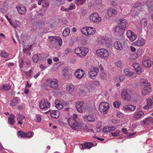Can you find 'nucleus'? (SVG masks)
I'll return each mask as SVG.
<instances>
[{"mask_svg":"<svg viewBox=\"0 0 153 153\" xmlns=\"http://www.w3.org/2000/svg\"><path fill=\"white\" fill-rule=\"evenodd\" d=\"M111 134L112 136H117L120 135L119 132L112 133Z\"/></svg>","mask_w":153,"mask_h":153,"instance_id":"57","label":"nucleus"},{"mask_svg":"<svg viewBox=\"0 0 153 153\" xmlns=\"http://www.w3.org/2000/svg\"><path fill=\"white\" fill-rule=\"evenodd\" d=\"M115 65L117 68H120L123 65V64L120 61H119L116 62L115 63Z\"/></svg>","mask_w":153,"mask_h":153,"instance_id":"45","label":"nucleus"},{"mask_svg":"<svg viewBox=\"0 0 153 153\" xmlns=\"http://www.w3.org/2000/svg\"><path fill=\"white\" fill-rule=\"evenodd\" d=\"M126 35L127 37L131 41L135 40L137 37V35L132 32L131 30L127 31Z\"/></svg>","mask_w":153,"mask_h":153,"instance_id":"15","label":"nucleus"},{"mask_svg":"<svg viewBox=\"0 0 153 153\" xmlns=\"http://www.w3.org/2000/svg\"><path fill=\"white\" fill-rule=\"evenodd\" d=\"M143 112L141 111H139L134 114L133 118L134 120H136L140 118L144 114Z\"/></svg>","mask_w":153,"mask_h":153,"instance_id":"27","label":"nucleus"},{"mask_svg":"<svg viewBox=\"0 0 153 153\" xmlns=\"http://www.w3.org/2000/svg\"><path fill=\"white\" fill-rule=\"evenodd\" d=\"M145 39L142 38H139L135 42L134 44L138 46H141L143 45L145 43Z\"/></svg>","mask_w":153,"mask_h":153,"instance_id":"22","label":"nucleus"},{"mask_svg":"<svg viewBox=\"0 0 153 153\" xmlns=\"http://www.w3.org/2000/svg\"><path fill=\"white\" fill-rule=\"evenodd\" d=\"M99 71V69L97 67H94L93 70L88 73V76L91 78L94 79Z\"/></svg>","mask_w":153,"mask_h":153,"instance_id":"11","label":"nucleus"},{"mask_svg":"<svg viewBox=\"0 0 153 153\" xmlns=\"http://www.w3.org/2000/svg\"><path fill=\"white\" fill-rule=\"evenodd\" d=\"M69 71V68L68 67H65L62 70V71L63 73V76L65 77L66 76H67V74L66 73L68 71Z\"/></svg>","mask_w":153,"mask_h":153,"instance_id":"44","label":"nucleus"},{"mask_svg":"<svg viewBox=\"0 0 153 153\" xmlns=\"http://www.w3.org/2000/svg\"><path fill=\"white\" fill-rule=\"evenodd\" d=\"M101 77L103 79H105L106 78V75L105 73H102L101 74Z\"/></svg>","mask_w":153,"mask_h":153,"instance_id":"55","label":"nucleus"},{"mask_svg":"<svg viewBox=\"0 0 153 153\" xmlns=\"http://www.w3.org/2000/svg\"><path fill=\"white\" fill-rule=\"evenodd\" d=\"M17 135L19 137L26 138V133L22 131H19L17 134Z\"/></svg>","mask_w":153,"mask_h":153,"instance_id":"38","label":"nucleus"},{"mask_svg":"<svg viewBox=\"0 0 153 153\" xmlns=\"http://www.w3.org/2000/svg\"><path fill=\"white\" fill-rule=\"evenodd\" d=\"M123 108L124 110L126 111H133L136 109V107L135 106L132 105H126L124 106Z\"/></svg>","mask_w":153,"mask_h":153,"instance_id":"24","label":"nucleus"},{"mask_svg":"<svg viewBox=\"0 0 153 153\" xmlns=\"http://www.w3.org/2000/svg\"><path fill=\"white\" fill-rule=\"evenodd\" d=\"M151 91L152 89L150 88L145 87L142 90V93L143 95H145L151 92Z\"/></svg>","mask_w":153,"mask_h":153,"instance_id":"32","label":"nucleus"},{"mask_svg":"<svg viewBox=\"0 0 153 153\" xmlns=\"http://www.w3.org/2000/svg\"><path fill=\"white\" fill-rule=\"evenodd\" d=\"M147 105L151 107L152 104V102L151 99H149L147 100Z\"/></svg>","mask_w":153,"mask_h":153,"instance_id":"50","label":"nucleus"},{"mask_svg":"<svg viewBox=\"0 0 153 153\" xmlns=\"http://www.w3.org/2000/svg\"><path fill=\"white\" fill-rule=\"evenodd\" d=\"M145 123H153V118L151 117H149L146 119L144 120Z\"/></svg>","mask_w":153,"mask_h":153,"instance_id":"41","label":"nucleus"},{"mask_svg":"<svg viewBox=\"0 0 153 153\" xmlns=\"http://www.w3.org/2000/svg\"><path fill=\"white\" fill-rule=\"evenodd\" d=\"M96 53L99 57L102 59H105L108 55V51L104 48L98 49L96 51Z\"/></svg>","mask_w":153,"mask_h":153,"instance_id":"7","label":"nucleus"},{"mask_svg":"<svg viewBox=\"0 0 153 153\" xmlns=\"http://www.w3.org/2000/svg\"><path fill=\"white\" fill-rule=\"evenodd\" d=\"M32 70H30L26 72H25V74L26 75H27L28 76H30V74L32 73Z\"/></svg>","mask_w":153,"mask_h":153,"instance_id":"58","label":"nucleus"},{"mask_svg":"<svg viewBox=\"0 0 153 153\" xmlns=\"http://www.w3.org/2000/svg\"><path fill=\"white\" fill-rule=\"evenodd\" d=\"M90 20L92 22L96 23H99L101 22V18L99 14L96 12L91 13L89 17Z\"/></svg>","mask_w":153,"mask_h":153,"instance_id":"6","label":"nucleus"},{"mask_svg":"<svg viewBox=\"0 0 153 153\" xmlns=\"http://www.w3.org/2000/svg\"><path fill=\"white\" fill-rule=\"evenodd\" d=\"M88 52V49L86 47H77L75 49V53L80 57H85Z\"/></svg>","mask_w":153,"mask_h":153,"instance_id":"2","label":"nucleus"},{"mask_svg":"<svg viewBox=\"0 0 153 153\" xmlns=\"http://www.w3.org/2000/svg\"><path fill=\"white\" fill-rule=\"evenodd\" d=\"M119 22V24L120 25V27H122L123 30L125 29L126 28V27L128 23V22L125 19H120L118 21Z\"/></svg>","mask_w":153,"mask_h":153,"instance_id":"19","label":"nucleus"},{"mask_svg":"<svg viewBox=\"0 0 153 153\" xmlns=\"http://www.w3.org/2000/svg\"><path fill=\"white\" fill-rule=\"evenodd\" d=\"M25 118V117L23 115H19L17 118L18 124L19 125L22 124L23 122H22V121Z\"/></svg>","mask_w":153,"mask_h":153,"instance_id":"36","label":"nucleus"},{"mask_svg":"<svg viewBox=\"0 0 153 153\" xmlns=\"http://www.w3.org/2000/svg\"><path fill=\"white\" fill-rule=\"evenodd\" d=\"M85 1L86 0H77L76 1L78 4L82 5L84 4Z\"/></svg>","mask_w":153,"mask_h":153,"instance_id":"53","label":"nucleus"},{"mask_svg":"<svg viewBox=\"0 0 153 153\" xmlns=\"http://www.w3.org/2000/svg\"><path fill=\"white\" fill-rule=\"evenodd\" d=\"M132 65L137 74H140L142 73V71L140 64L137 63H134Z\"/></svg>","mask_w":153,"mask_h":153,"instance_id":"18","label":"nucleus"},{"mask_svg":"<svg viewBox=\"0 0 153 153\" xmlns=\"http://www.w3.org/2000/svg\"><path fill=\"white\" fill-rule=\"evenodd\" d=\"M34 134L33 132H28L26 133V138H30L33 136Z\"/></svg>","mask_w":153,"mask_h":153,"instance_id":"46","label":"nucleus"},{"mask_svg":"<svg viewBox=\"0 0 153 153\" xmlns=\"http://www.w3.org/2000/svg\"><path fill=\"white\" fill-rule=\"evenodd\" d=\"M114 47L117 50H122L123 49V46L121 43L119 41H117L114 44Z\"/></svg>","mask_w":153,"mask_h":153,"instance_id":"26","label":"nucleus"},{"mask_svg":"<svg viewBox=\"0 0 153 153\" xmlns=\"http://www.w3.org/2000/svg\"><path fill=\"white\" fill-rule=\"evenodd\" d=\"M130 49L131 51L133 52H134L136 51V49L133 46H131L130 47Z\"/></svg>","mask_w":153,"mask_h":153,"instance_id":"59","label":"nucleus"},{"mask_svg":"<svg viewBox=\"0 0 153 153\" xmlns=\"http://www.w3.org/2000/svg\"><path fill=\"white\" fill-rule=\"evenodd\" d=\"M78 116L76 114H73L72 117L69 118L68 122L70 127L74 130L81 131L82 124L78 120Z\"/></svg>","mask_w":153,"mask_h":153,"instance_id":"1","label":"nucleus"},{"mask_svg":"<svg viewBox=\"0 0 153 153\" xmlns=\"http://www.w3.org/2000/svg\"><path fill=\"white\" fill-rule=\"evenodd\" d=\"M36 121L38 122H40L42 119V117L40 114H37L36 116Z\"/></svg>","mask_w":153,"mask_h":153,"instance_id":"51","label":"nucleus"},{"mask_svg":"<svg viewBox=\"0 0 153 153\" xmlns=\"http://www.w3.org/2000/svg\"><path fill=\"white\" fill-rule=\"evenodd\" d=\"M18 98L17 97H15L10 101V105L12 107L16 106L18 103Z\"/></svg>","mask_w":153,"mask_h":153,"instance_id":"30","label":"nucleus"},{"mask_svg":"<svg viewBox=\"0 0 153 153\" xmlns=\"http://www.w3.org/2000/svg\"><path fill=\"white\" fill-rule=\"evenodd\" d=\"M85 74V71L81 69L77 70L74 73L75 76L78 79H81L82 78Z\"/></svg>","mask_w":153,"mask_h":153,"instance_id":"12","label":"nucleus"},{"mask_svg":"<svg viewBox=\"0 0 153 153\" xmlns=\"http://www.w3.org/2000/svg\"><path fill=\"white\" fill-rule=\"evenodd\" d=\"M44 4L45 5V7H47L49 6V3L48 2H46L45 1H45L44 2Z\"/></svg>","mask_w":153,"mask_h":153,"instance_id":"63","label":"nucleus"},{"mask_svg":"<svg viewBox=\"0 0 153 153\" xmlns=\"http://www.w3.org/2000/svg\"><path fill=\"white\" fill-rule=\"evenodd\" d=\"M115 129V127L114 126L111 127L106 126L103 128V131L104 132H109Z\"/></svg>","mask_w":153,"mask_h":153,"instance_id":"33","label":"nucleus"},{"mask_svg":"<svg viewBox=\"0 0 153 153\" xmlns=\"http://www.w3.org/2000/svg\"><path fill=\"white\" fill-rule=\"evenodd\" d=\"M112 122L114 124L119 123L118 120L116 119H114L112 120Z\"/></svg>","mask_w":153,"mask_h":153,"instance_id":"64","label":"nucleus"},{"mask_svg":"<svg viewBox=\"0 0 153 153\" xmlns=\"http://www.w3.org/2000/svg\"><path fill=\"white\" fill-rule=\"evenodd\" d=\"M36 1L37 2L38 5H40L42 3V6H45V5L44 4V2L45 1V0H36Z\"/></svg>","mask_w":153,"mask_h":153,"instance_id":"48","label":"nucleus"},{"mask_svg":"<svg viewBox=\"0 0 153 153\" xmlns=\"http://www.w3.org/2000/svg\"><path fill=\"white\" fill-rule=\"evenodd\" d=\"M140 82L142 85L145 86H149L150 84L148 81L145 79H142L140 80Z\"/></svg>","mask_w":153,"mask_h":153,"instance_id":"34","label":"nucleus"},{"mask_svg":"<svg viewBox=\"0 0 153 153\" xmlns=\"http://www.w3.org/2000/svg\"><path fill=\"white\" fill-rule=\"evenodd\" d=\"M11 88L10 85L8 84L3 85L1 86V89L5 90H9Z\"/></svg>","mask_w":153,"mask_h":153,"instance_id":"40","label":"nucleus"},{"mask_svg":"<svg viewBox=\"0 0 153 153\" xmlns=\"http://www.w3.org/2000/svg\"><path fill=\"white\" fill-rule=\"evenodd\" d=\"M70 31V30L69 28L67 27L65 28L63 31V36L65 37L67 36L69 34Z\"/></svg>","mask_w":153,"mask_h":153,"instance_id":"37","label":"nucleus"},{"mask_svg":"<svg viewBox=\"0 0 153 153\" xmlns=\"http://www.w3.org/2000/svg\"><path fill=\"white\" fill-rule=\"evenodd\" d=\"M109 108V104L108 102H102L99 105V110L102 113L106 114L108 112Z\"/></svg>","mask_w":153,"mask_h":153,"instance_id":"3","label":"nucleus"},{"mask_svg":"<svg viewBox=\"0 0 153 153\" xmlns=\"http://www.w3.org/2000/svg\"><path fill=\"white\" fill-rule=\"evenodd\" d=\"M125 79V76L124 75H121L120 76L119 79L120 81H122Z\"/></svg>","mask_w":153,"mask_h":153,"instance_id":"56","label":"nucleus"},{"mask_svg":"<svg viewBox=\"0 0 153 153\" xmlns=\"http://www.w3.org/2000/svg\"><path fill=\"white\" fill-rule=\"evenodd\" d=\"M58 82V80L56 79H50L47 80L49 86L55 89H57L59 87Z\"/></svg>","mask_w":153,"mask_h":153,"instance_id":"9","label":"nucleus"},{"mask_svg":"<svg viewBox=\"0 0 153 153\" xmlns=\"http://www.w3.org/2000/svg\"><path fill=\"white\" fill-rule=\"evenodd\" d=\"M123 73L125 75L127 76L133 78L136 76L135 74L132 71L131 69L126 68L123 70Z\"/></svg>","mask_w":153,"mask_h":153,"instance_id":"14","label":"nucleus"},{"mask_svg":"<svg viewBox=\"0 0 153 153\" xmlns=\"http://www.w3.org/2000/svg\"><path fill=\"white\" fill-rule=\"evenodd\" d=\"M39 56L38 54H35L32 57L33 61L35 63H37L39 60Z\"/></svg>","mask_w":153,"mask_h":153,"instance_id":"42","label":"nucleus"},{"mask_svg":"<svg viewBox=\"0 0 153 153\" xmlns=\"http://www.w3.org/2000/svg\"><path fill=\"white\" fill-rule=\"evenodd\" d=\"M107 13L109 17H113L115 16L117 12L115 9L109 8L108 10Z\"/></svg>","mask_w":153,"mask_h":153,"instance_id":"17","label":"nucleus"},{"mask_svg":"<svg viewBox=\"0 0 153 153\" xmlns=\"http://www.w3.org/2000/svg\"><path fill=\"white\" fill-rule=\"evenodd\" d=\"M50 106L51 104L48 100L45 99L42 100L39 104L40 108L44 110H47Z\"/></svg>","mask_w":153,"mask_h":153,"instance_id":"8","label":"nucleus"},{"mask_svg":"<svg viewBox=\"0 0 153 153\" xmlns=\"http://www.w3.org/2000/svg\"><path fill=\"white\" fill-rule=\"evenodd\" d=\"M55 106L59 110L62 109L63 106L62 104V101L58 100H55Z\"/></svg>","mask_w":153,"mask_h":153,"instance_id":"28","label":"nucleus"},{"mask_svg":"<svg viewBox=\"0 0 153 153\" xmlns=\"http://www.w3.org/2000/svg\"><path fill=\"white\" fill-rule=\"evenodd\" d=\"M86 105L82 101H77L76 103V107L79 112L82 113V109L85 108Z\"/></svg>","mask_w":153,"mask_h":153,"instance_id":"10","label":"nucleus"},{"mask_svg":"<svg viewBox=\"0 0 153 153\" xmlns=\"http://www.w3.org/2000/svg\"><path fill=\"white\" fill-rule=\"evenodd\" d=\"M10 24L14 28H16L18 27H20L21 24L20 22L16 20L13 21H10Z\"/></svg>","mask_w":153,"mask_h":153,"instance_id":"29","label":"nucleus"},{"mask_svg":"<svg viewBox=\"0 0 153 153\" xmlns=\"http://www.w3.org/2000/svg\"><path fill=\"white\" fill-rule=\"evenodd\" d=\"M121 95L123 99L125 100H129L131 98L129 91L126 89H124L121 92Z\"/></svg>","mask_w":153,"mask_h":153,"instance_id":"13","label":"nucleus"},{"mask_svg":"<svg viewBox=\"0 0 153 153\" xmlns=\"http://www.w3.org/2000/svg\"><path fill=\"white\" fill-rule=\"evenodd\" d=\"M143 65L146 67H149L152 64V62L151 60L149 59H144L142 62Z\"/></svg>","mask_w":153,"mask_h":153,"instance_id":"25","label":"nucleus"},{"mask_svg":"<svg viewBox=\"0 0 153 153\" xmlns=\"http://www.w3.org/2000/svg\"><path fill=\"white\" fill-rule=\"evenodd\" d=\"M141 4L139 2H137L134 5V8H137L138 7H140L141 6Z\"/></svg>","mask_w":153,"mask_h":153,"instance_id":"52","label":"nucleus"},{"mask_svg":"<svg viewBox=\"0 0 153 153\" xmlns=\"http://www.w3.org/2000/svg\"><path fill=\"white\" fill-rule=\"evenodd\" d=\"M51 117L55 119L58 118L60 115V113L58 110H52L51 111Z\"/></svg>","mask_w":153,"mask_h":153,"instance_id":"21","label":"nucleus"},{"mask_svg":"<svg viewBox=\"0 0 153 153\" xmlns=\"http://www.w3.org/2000/svg\"><path fill=\"white\" fill-rule=\"evenodd\" d=\"M121 131L122 132L125 134H127L128 133L127 129L126 128H123Z\"/></svg>","mask_w":153,"mask_h":153,"instance_id":"54","label":"nucleus"},{"mask_svg":"<svg viewBox=\"0 0 153 153\" xmlns=\"http://www.w3.org/2000/svg\"><path fill=\"white\" fill-rule=\"evenodd\" d=\"M123 29L119 26H117L114 28V32L117 34L122 35L123 34Z\"/></svg>","mask_w":153,"mask_h":153,"instance_id":"23","label":"nucleus"},{"mask_svg":"<svg viewBox=\"0 0 153 153\" xmlns=\"http://www.w3.org/2000/svg\"><path fill=\"white\" fill-rule=\"evenodd\" d=\"M0 55L4 58H6L8 56L9 54L5 51L0 50Z\"/></svg>","mask_w":153,"mask_h":153,"instance_id":"39","label":"nucleus"},{"mask_svg":"<svg viewBox=\"0 0 153 153\" xmlns=\"http://www.w3.org/2000/svg\"><path fill=\"white\" fill-rule=\"evenodd\" d=\"M120 103L117 101H116L113 103V105L115 108H117L120 106Z\"/></svg>","mask_w":153,"mask_h":153,"instance_id":"49","label":"nucleus"},{"mask_svg":"<svg viewBox=\"0 0 153 153\" xmlns=\"http://www.w3.org/2000/svg\"><path fill=\"white\" fill-rule=\"evenodd\" d=\"M11 117L8 118V122L10 125H13L15 123V116L13 114L11 115Z\"/></svg>","mask_w":153,"mask_h":153,"instance_id":"35","label":"nucleus"},{"mask_svg":"<svg viewBox=\"0 0 153 153\" xmlns=\"http://www.w3.org/2000/svg\"><path fill=\"white\" fill-rule=\"evenodd\" d=\"M93 145V144L92 143H85L83 144H81L80 148L82 149H85L86 148L90 149Z\"/></svg>","mask_w":153,"mask_h":153,"instance_id":"20","label":"nucleus"},{"mask_svg":"<svg viewBox=\"0 0 153 153\" xmlns=\"http://www.w3.org/2000/svg\"><path fill=\"white\" fill-rule=\"evenodd\" d=\"M81 32L85 35H92L95 33V29L93 27H85L82 28Z\"/></svg>","mask_w":153,"mask_h":153,"instance_id":"4","label":"nucleus"},{"mask_svg":"<svg viewBox=\"0 0 153 153\" xmlns=\"http://www.w3.org/2000/svg\"><path fill=\"white\" fill-rule=\"evenodd\" d=\"M140 24L142 26L144 27H146L148 24L147 20L145 19H142L141 21Z\"/></svg>","mask_w":153,"mask_h":153,"instance_id":"43","label":"nucleus"},{"mask_svg":"<svg viewBox=\"0 0 153 153\" xmlns=\"http://www.w3.org/2000/svg\"><path fill=\"white\" fill-rule=\"evenodd\" d=\"M92 84L93 85L95 84L98 86L99 84V82L98 81H94L92 82Z\"/></svg>","mask_w":153,"mask_h":153,"instance_id":"62","label":"nucleus"},{"mask_svg":"<svg viewBox=\"0 0 153 153\" xmlns=\"http://www.w3.org/2000/svg\"><path fill=\"white\" fill-rule=\"evenodd\" d=\"M67 90L72 92L74 89V87L73 85H70L66 87Z\"/></svg>","mask_w":153,"mask_h":153,"instance_id":"47","label":"nucleus"},{"mask_svg":"<svg viewBox=\"0 0 153 153\" xmlns=\"http://www.w3.org/2000/svg\"><path fill=\"white\" fill-rule=\"evenodd\" d=\"M68 8V11L70 10H72L74 8V6L73 5H71Z\"/></svg>","mask_w":153,"mask_h":153,"instance_id":"61","label":"nucleus"},{"mask_svg":"<svg viewBox=\"0 0 153 153\" xmlns=\"http://www.w3.org/2000/svg\"><path fill=\"white\" fill-rule=\"evenodd\" d=\"M48 39L52 44H57L60 47L62 45V40L59 36H50L48 37Z\"/></svg>","mask_w":153,"mask_h":153,"instance_id":"5","label":"nucleus"},{"mask_svg":"<svg viewBox=\"0 0 153 153\" xmlns=\"http://www.w3.org/2000/svg\"><path fill=\"white\" fill-rule=\"evenodd\" d=\"M84 120L85 121L93 122L95 121V119L93 115H90L86 116L84 118Z\"/></svg>","mask_w":153,"mask_h":153,"instance_id":"31","label":"nucleus"},{"mask_svg":"<svg viewBox=\"0 0 153 153\" xmlns=\"http://www.w3.org/2000/svg\"><path fill=\"white\" fill-rule=\"evenodd\" d=\"M61 10L62 11H68V8H64V7H62L61 8Z\"/></svg>","mask_w":153,"mask_h":153,"instance_id":"60","label":"nucleus"},{"mask_svg":"<svg viewBox=\"0 0 153 153\" xmlns=\"http://www.w3.org/2000/svg\"><path fill=\"white\" fill-rule=\"evenodd\" d=\"M16 8L19 13L20 14L24 15L26 13V9L24 5H20L19 6H17Z\"/></svg>","mask_w":153,"mask_h":153,"instance_id":"16","label":"nucleus"}]
</instances>
